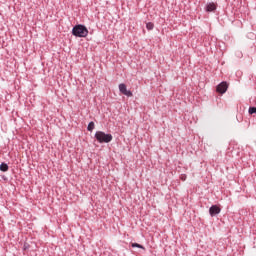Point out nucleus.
Returning a JSON list of instances; mask_svg holds the SVG:
<instances>
[{"label":"nucleus","instance_id":"11","mask_svg":"<svg viewBox=\"0 0 256 256\" xmlns=\"http://www.w3.org/2000/svg\"><path fill=\"white\" fill-rule=\"evenodd\" d=\"M248 113L250 115L256 114V107H250L249 110H248Z\"/></svg>","mask_w":256,"mask_h":256},{"label":"nucleus","instance_id":"8","mask_svg":"<svg viewBox=\"0 0 256 256\" xmlns=\"http://www.w3.org/2000/svg\"><path fill=\"white\" fill-rule=\"evenodd\" d=\"M93 129H95V122L91 121L89 122L88 126H87V131H93Z\"/></svg>","mask_w":256,"mask_h":256},{"label":"nucleus","instance_id":"2","mask_svg":"<svg viewBox=\"0 0 256 256\" xmlns=\"http://www.w3.org/2000/svg\"><path fill=\"white\" fill-rule=\"evenodd\" d=\"M94 137L98 143H111L113 141V135L103 131H96Z\"/></svg>","mask_w":256,"mask_h":256},{"label":"nucleus","instance_id":"3","mask_svg":"<svg viewBox=\"0 0 256 256\" xmlns=\"http://www.w3.org/2000/svg\"><path fill=\"white\" fill-rule=\"evenodd\" d=\"M227 89H229V84H227V82H221L216 87V91L217 93H220V95L227 93Z\"/></svg>","mask_w":256,"mask_h":256},{"label":"nucleus","instance_id":"10","mask_svg":"<svg viewBox=\"0 0 256 256\" xmlns=\"http://www.w3.org/2000/svg\"><path fill=\"white\" fill-rule=\"evenodd\" d=\"M133 248H137V249H145L144 247H143V245H141V244H139V243H132V245H131Z\"/></svg>","mask_w":256,"mask_h":256},{"label":"nucleus","instance_id":"5","mask_svg":"<svg viewBox=\"0 0 256 256\" xmlns=\"http://www.w3.org/2000/svg\"><path fill=\"white\" fill-rule=\"evenodd\" d=\"M219 213H221V209H220L219 206H217V205H212V206L209 208L210 217H215V215H219Z\"/></svg>","mask_w":256,"mask_h":256},{"label":"nucleus","instance_id":"6","mask_svg":"<svg viewBox=\"0 0 256 256\" xmlns=\"http://www.w3.org/2000/svg\"><path fill=\"white\" fill-rule=\"evenodd\" d=\"M217 10V4L213 2H209L206 4L205 11L206 13H211Z\"/></svg>","mask_w":256,"mask_h":256},{"label":"nucleus","instance_id":"1","mask_svg":"<svg viewBox=\"0 0 256 256\" xmlns=\"http://www.w3.org/2000/svg\"><path fill=\"white\" fill-rule=\"evenodd\" d=\"M72 35H74V37L80 38L87 37V35H89V30L85 25L78 24L72 28Z\"/></svg>","mask_w":256,"mask_h":256},{"label":"nucleus","instance_id":"7","mask_svg":"<svg viewBox=\"0 0 256 256\" xmlns=\"http://www.w3.org/2000/svg\"><path fill=\"white\" fill-rule=\"evenodd\" d=\"M0 171H3L4 173L9 171V165H7V163H5V162H2L0 164Z\"/></svg>","mask_w":256,"mask_h":256},{"label":"nucleus","instance_id":"4","mask_svg":"<svg viewBox=\"0 0 256 256\" xmlns=\"http://www.w3.org/2000/svg\"><path fill=\"white\" fill-rule=\"evenodd\" d=\"M119 91L126 97H133V92H131V90H127V85H125V83L119 84Z\"/></svg>","mask_w":256,"mask_h":256},{"label":"nucleus","instance_id":"9","mask_svg":"<svg viewBox=\"0 0 256 256\" xmlns=\"http://www.w3.org/2000/svg\"><path fill=\"white\" fill-rule=\"evenodd\" d=\"M155 25L153 24V22H148L146 24V29H148V31H153Z\"/></svg>","mask_w":256,"mask_h":256}]
</instances>
